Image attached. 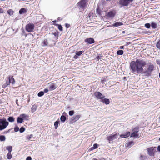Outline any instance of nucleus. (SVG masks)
Instances as JSON below:
<instances>
[{
  "label": "nucleus",
  "instance_id": "2f4dec72",
  "mask_svg": "<svg viewBox=\"0 0 160 160\" xmlns=\"http://www.w3.org/2000/svg\"><path fill=\"white\" fill-rule=\"evenodd\" d=\"M97 148H98L97 144H94L93 145V146L92 147L90 148V149H91V150H92L93 149H95Z\"/></svg>",
  "mask_w": 160,
  "mask_h": 160
},
{
  "label": "nucleus",
  "instance_id": "a19ab883",
  "mask_svg": "<svg viewBox=\"0 0 160 160\" xmlns=\"http://www.w3.org/2000/svg\"><path fill=\"white\" fill-rule=\"evenodd\" d=\"M145 27L148 28H149L150 27V25L149 23H146L145 25Z\"/></svg>",
  "mask_w": 160,
  "mask_h": 160
},
{
  "label": "nucleus",
  "instance_id": "aec40b11",
  "mask_svg": "<svg viewBox=\"0 0 160 160\" xmlns=\"http://www.w3.org/2000/svg\"><path fill=\"white\" fill-rule=\"evenodd\" d=\"M123 24L122 22H117L114 23L112 25L115 27H118Z\"/></svg>",
  "mask_w": 160,
  "mask_h": 160
},
{
  "label": "nucleus",
  "instance_id": "f704fd0d",
  "mask_svg": "<svg viewBox=\"0 0 160 160\" xmlns=\"http://www.w3.org/2000/svg\"><path fill=\"white\" fill-rule=\"evenodd\" d=\"M44 94V92L42 91H41L38 92V96L39 97H41Z\"/></svg>",
  "mask_w": 160,
  "mask_h": 160
},
{
  "label": "nucleus",
  "instance_id": "052dcab7",
  "mask_svg": "<svg viewBox=\"0 0 160 160\" xmlns=\"http://www.w3.org/2000/svg\"><path fill=\"white\" fill-rule=\"evenodd\" d=\"M159 160H160V159Z\"/></svg>",
  "mask_w": 160,
  "mask_h": 160
},
{
  "label": "nucleus",
  "instance_id": "ddd939ff",
  "mask_svg": "<svg viewBox=\"0 0 160 160\" xmlns=\"http://www.w3.org/2000/svg\"><path fill=\"white\" fill-rule=\"evenodd\" d=\"M85 41L88 44H92L94 42V39L92 38H89L85 39Z\"/></svg>",
  "mask_w": 160,
  "mask_h": 160
},
{
  "label": "nucleus",
  "instance_id": "b1692460",
  "mask_svg": "<svg viewBox=\"0 0 160 160\" xmlns=\"http://www.w3.org/2000/svg\"><path fill=\"white\" fill-rule=\"evenodd\" d=\"M8 120L10 122H14L15 121V119L12 117H9L8 119Z\"/></svg>",
  "mask_w": 160,
  "mask_h": 160
},
{
  "label": "nucleus",
  "instance_id": "cd10ccee",
  "mask_svg": "<svg viewBox=\"0 0 160 160\" xmlns=\"http://www.w3.org/2000/svg\"><path fill=\"white\" fill-rule=\"evenodd\" d=\"M6 137L4 136L1 135L0 136V140L1 141H4L5 140Z\"/></svg>",
  "mask_w": 160,
  "mask_h": 160
},
{
  "label": "nucleus",
  "instance_id": "9b49d317",
  "mask_svg": "<svg viewBox=\"0 0 160 160\" xmlns=\"http://www.w3.org/2000/svg\"><path fill=\"white\" fill-rule=\"evenodd\" d=\"M147 150L148 152V154L150 156H153L154 153V150L153 147H151L148 148Z\"/></svg>",
  "mask_w": 160,
  "mask_h": 160
},
{
  "label": "nucleus",
  "instance_id": "f8f14e48",
  "mask_svg": "<svg viewBox=\"0 0 160 160\" xmlns=\"http://www.w3.org/2000/svg\"><path fill=\"white\" fill-rule=\"evenodd\" d=\"M9 81L8 82V84L10 85V83L13 84L15 83V80L14 78H13V77H11L10 76H9L8 77Z\"/></svg>",
  "mask_w": 160,
  "mask_h": 160
},
{
  "label": "nucleus",
  "instance_id": "3c124183",
  "mask_svg": "<svg viewBox=\"0 0 160 160\" xmlns=\"http://www.w3.org/2000/svg\"><path fill=\"white\" fill-rule=\"evenodd\" d=\"M78 55H77V54H76L74 56V58H76V59H77V58H78Z\"/></svg>",
  "mask_w": 160,
  "mask_h": 160
},
{
  "label": "nucleus",
  "instance_id": "bb28decb",
  "mask_svg": "<svg viewBox=\"0 0 160 160\" xmlns=\"http://www.w3.org/2000/svg\"><path fill=\"white\" fill-rule=\"evenodd\" d=\"M123 51L122 50H119L117 51V54L118 55H122L123 54Z\"/></svg>",
  "mask_w": 160,
  "mask_h": 160
},
{
  "label": "nucleus",
  "instance_id": "39448f33",
  "mask_svg": "<svg viewBox=\"0 0 160 160\" xmlns=\"http://www.w3.org/2000/svg\"><path fill=\"white\" fill-rule=\"evenodd\" d=\"M133 0H120L119 2L120 4L123 6H127Z\"/></svg>",
  "mask_w": 160,
  "mask_h": 160
},
{
  "label": "nucleus",
  "instance_id": "2eb2a0df",
  "mask_svg": "<svg viewBox=\"0 0 160 160\" xmlns=\"http://www.w3.org/2000/svg\"><path fill=\"white\" fill-rule=\"evenodd\" d=\"M116 134L111 135L107 137V139L109 141H112L116 138Z\"/></svg>",
  "mask_w": 160,
  "mask_h": 160
},
{
  "label": "nucleus",
  "instance_id": "0eeeda50",
  "mask_svg": "<svg viewBox=\"0 0 160 160\" xmlns=\"http://www.w3.org/2000/svg\"><path fill=\"white\" fill-rule=\"evenodd\" d=\"M86 3V0H82L78 3V4L80 8L84 9L87 6Z\"/></svg>",
  "mask_w": 160,
  "mask_h": 160
},
{
  "label": "nucleus",
  "instance_id": "5fc2aeb1",
  "mask_svg": "<svg viewBox=\"0 0 160 160\" xmlns=\"http://www.w3.org/2000/svg\"><path fill=\"white\" fill-rule=\"evenodd\" d=\"M122 33H125V31H123L122 32Z\"/></svg>",
  "mask_w": 160,
  "mask_h": 160
},
{
  "label": "nucleus",
  "instance_id": "ea45409f",
  "mask_svg": "<svg viewBox=\"0 0 160 160\" xmlns=\"http://www.w3.org/2000/svg\"><path fill=\"white\" fill-rule=\"evenodd\" d=\"M25 130V129L23 127H21L19 129V131L20 132L22 133Z\"/></svg>",
  "mask_w": 160,
  "mask_h": 160
},
{
  "label": "nucleus",
  "instance_id": "f257e3e1",
  "mask_svg": "<svg viewBox=\"0 0 160 160\" xmlns=\"http://www.w3.org/2000/svg\"><path fill=\"white\" fill-rule=\"evenodd\" d=\"M146 64L145 62L140 59H137L135 62H131L130 64V67L132 71V72L141 74L143 72L146 75H149L155 69V67L152 63H150L147 69L143 72V67L145 66Z\"/></svg>",
  "mask_w": 160,
  "mask_h": 160
},
{
  "label": "nucleus",
  "instance_id": "13d9d810",
  "mask_svg": "<svg viewBox=\"0 0 160 160\" xmlns=\"http://www.w3.org/2000/svg\"><path fill=\"white\" fill-rule=\"evenodd\" d=\"M159 140L160 141V138H159Z\"/></svg>",
  "mask_w": 160,
  "mask_h": 160
},
{
  "label": "nucleus",
  "instance_id": "c756f323",
  "mask_svg": "<svg viewBox=\"0 0 160 160\" xmlns=\"http://www.w3.org/2000/svg\"><path fill=\"white\" fill-rule=\"evenodd\" d=\"M7 158L8 159H10L12 158V155L11 152H8L7 155Z\"/></svg>",
  "mask_w": 160,
  "mask_h": 160
},
{
  "label": "nucleus",
  "instance_id": "6ab92c4d",
  "mask_svg": "<svg viewBox=\"0 0 160 160\" xmlns=\"http://www.w3.org/2000/svg\"><path fill=\"white\" fill-rule=\"evenodd\" d=\"M134 145V143L132 141L128 142L126 145V146L128 148L131 147Z\"/></svg>",
  "mask_w": 160,
  "mask_h": 160
},
{
  "label": "nucleus",
  "instance_id": "f03ea898",
  "mask_svg": "<svg viewBox=\"0 0 160 160\" xmlns=\"http://www.w3.org/2000/svg\"><path fill=\"white\" fill-rule=\"evenodd\" d=\"M9 124L5 118L0 119V131L5 129Z\"/></svg>",
  "mask_w": 160,
  "mask_h": 160
},
{
  "label": "nucleus",
  "instance_id": "a211bd4d",
  "mask_svg": "<svg viewBox=\"0 0 160 160\" xmlns=\"http://www.w3.org/2000/svg\"><path fill=\"white\" fill-rule=\"evenodd\" d=\"M101 102L105 103L106 104H108L110 103L109 99L107 98H104L102 99Z\"/></svg>",
  "mask_w": 160,
  "mask_h": 160
},
{
  "label": "nucleus",
  "instance_id": "864d4df0",
  "mask_svg": "<svg viewBox=\"0 0 160 160\" xmlns=\"http://www.w3.org/2000/svg\"><path fill=\"white\" fill-rule=\"evenodd\" d=\"M16 102L17 104L18 105H19L18 104V100H17L16 101Z\"/></svg>",
  "mask_w": 160,
  "mask_h": 160
},
{
  "label": "nucleus",
  "instance_id": "c85d7f7f",
  "mask_svg": "<svg viewBox=\"0 0 160 160\" xmlns=\"http://www.w3.org/2000/svg\"><path fill=\"white\" fill-rule=\"evenodd\" d=\"M151 26L152 28L153 29L156 28L157 26V24L154 22L152 23Z\"/></svg>",
  "mask_w": 160,
  "mask_h": 160
},
{
  "label": "nucleus",
  "instance_id": "412c9836",
  "mask_svg": "<svg viewBox=\"0 0 160 160\" xmlns=\"http://www.w3.org/2000/svg\"><path fill=\"white\" fill-rule=\"evenodd\" d=\"M20 116L23 119H28V116L25 114H22L20 115Z\"/></svg>",
  "mask_w": 160,
  "mask_h": 160
},
{
  "label": "nucleus",
  "instance_id": "37998d69",
  "mask_svg": "<svg viewBox=\"0 0 160 160\" xmlns=\"http://www.w3.org/2000/svg\"><path fill=\"white\" fill-rule=\"evenodd\" d=\"M19 128L18 127H16L14 128V130L15 132H17L18 131Z\"/></svg>",
  "mask_w": 160,
  "mask_h": 160
},
{
  "label": "nucleus",
  "instance_id": "e433bc0d",
  "mask_svg": "<svg viewBox=\"0 0 160 160\" xmlns=\"http://www.w3.org/2000/svg\"><path fill=\"white\" fill-rule=\"evenodd\" d=\"M58 123V121H56V122H55L54 123V126L55 129H57V128Z\"/></svg>",
  "mask_w": 160,
  "mask_h": 160
},
{
  "label": "nucleus",
  "instance_id": "4c0bfd02",
  "mask_svg": "<svg viewBox=\"0 0 160 160\" xmlns=\"http://www.w3.org/2000/svg\"><path fill=\"white\" fill-rule=\"evenodd\" d=\"M9 85V84H8V82L7 81L6 83L2 85V88H5Z\"/></svg>",
  "mask_w": 160,
  "mask_h": 160
},
{
  "label": "nucleus",
  "instance_id": "dca6fc26",
  "mask_svg": "<svg viewBox=\"0 0 160 160\" xmlns=\"http://www.w3.org/2000/svg\"><path fill=\"white\" fill-rule=\"evenodd\" d=\"M57 87V86L55 84L53 83L50 85L49 89L51 91L55 89Z\"/></svg>",
  "mask_w": 160,
  "mask_h": 160
},
{
  "label": "nucleus",
  "instance_id": "c03bdc74",
  "mask_svg": "<svg viewBox=\"0 0 160 160\" xmlns=\"http://www.w3.org/2000/svg\"><path fill=\"white\" fill-rule=\"evenodd\" d=\"M58 28L60 31H62V28L61 25H58Z\"/></svg>",
  "mask_w": 160,
  "mask_h": 160
},
{
  "label": "nucleus",
  "instance_id": "58836bf2",
  "mask_svg": "<svg viewBox=\"0 0 160 160\" xmlns=\"http://www.w3.org/2000/svg\"><path fill=\"white\" fill-rule=\"evenodd\" d=\"M156 46L157 48L160 49V40L158 42Z\"/></svg>",
  "mask_w": 160,
  "mask_h": 160
},
{
  "label": "nucleus",
  "instance_id": "473e14b6",
  "mask_svg": "<svg viewBox=\"0 0 160 160\" xmlns=\"http://www.w3.org/2000/svg\"><path fill=\"white\" fill-rule=\"evenodd\" d=\"M83 51H77L76 52V54H77V55H78V56H80L81 54H82L83 52Z\"/></svg>",
  "mask_w": 160,
  "mask_h": 160
},
{
  "label": "nucleus",
  "instance_id": "603ef678",
  "mask_svg": "<svg viewBox=\"0 0 160 160\" xmlns=\"http://www.w3.org/2000/svg\"><path fill=\"white\" fill-rule=\"evenodd\" d=\"M124 48V46H121L120 47V48L121 49H122Z\"/></svg>",
  "mask_w": 160,
  "mask_h": 160
},
{
  "label": "nucleus",
  "instance_id": "8fccbe9b",
  "mask_svg": "<svg viewBox=\"0 0 160 160\" xmlns=\"http://www.w3.org/2000/svg\"><path fill=\"white\" fill-rule=\"evenodd\" d=\"M158 150L160 152V146H158Z\"/></svg>",
  "mask_w": 160,
  "mask_h": 160
},
{
  "label": "nucleus",
  "instance_id": "49530a36",
  "mask_svg": "<svg viewBox=\"0 0 160 160\" xmlns=\"http://www.w3.org/2000/svg\"><path fill=\"white\" fill-rule=\"evenodd\" d=\"M48 90L47 88H45L44 89V92L45 93H47L48 92Z\"/></svg>",
  "mask_w": 160,
  "mask_h": 160
},
{
  "label": "nucleus",
  "instance_id": "4468645a",
  "mask_svg": "<svg viewBox=\"0 0 160 160\" xmlns=\"http://www.w3.org/2000/svg\"><path fill=\"white\" fill-rule=\"evenodd\" d=\"M80 117L81 116L80 115H75L72 118V120L73 122H75L78 121Z\"/></svg>",
  "mask_w": 160,
  "mask_h": 160
},
{
  "label": "nucleus",
  "instance_id": "20e7f679",
  "mask_svg": "<svg viewBox=\"0 0 160 160\" xmlns=\"http://www.w3.org/2000/svg\"><path fill=\"white\" fill-rule=\"evenodd\" d=\"M138 128H134L132 130L131 137H133L135 138H138L139 135L138 133Z\"/></svg>",
  "mask_w": 160,
  "mask_h": 160
},
{
  "label": "nucleus",
  "instance_id": "f3484780",
  "mask_svg": "<svg viewBox=\"0 0 160 160\" xmlns=\"http://www.w3.org/2000/svg\"><path fill=\"white\" fill-rule=\"evenodd\" d=\"M130 132H128L126 134L121 135L120 137L121 138H127L129 137L130 135Z\"/></svg>",
  "mask_w": 160,
  "mask_h": 160
},
{
  "label": "nucleus",
  "instance_id": "4be33fe9",
  "mask_svg": "<svg viewBox=\"0 0 160 160\" xmlns=\"http://www.w3.org/2000/svg\"><path fill=\"white\" fill-rule=\"evenodd\" d=\"M26 12V9L25 8H22L19 10V12L20 14H22L25 13Z\"/></svg>",
  "mask_w": 160,
  "mask_h": 160
},
{
  "label": "nucleus",
  "instance_id": "423d86ee",
  "mask_svg": "<svg viewBox=\"0 0 160 160\" xmlns=\"http://www.w3.org/2000/svg\"><path fill=\"white\" fill-rule=\"evenodd\" d=\"M34 28V25L33 24H29L26 26V29L28 32H32Z\"/></svg>",
  "mask_w": 160,
  "mask_h": 160
},
{
  "label": "nucleus",
  "instance_id": "9d476101",
  "mask_svg": "<svg viewBox=\"0 0 160 160\" xmlns=\"http://www.w3.org/2000/svg\"><path fill=\"white\" fill-rule=\"evenodd\" d=\"M94 95L96 97L99 99H102L105 97L102 94L99 92H95Z\"/></svg>",
  "mask_w": 160,
  "mask_h": 160
},
{
  "label": "nucleus",
  "instance_id": "a878e982",
  "mask_svg": "<svg viewBox=\"0 0 160 160\" xmlns=\"http://www.w3.org/2000/svg\"><path fill=\"white\" fill-rule=\"evenodd\" d=\"M6 149L8 151V152H11L12 150V147L11 146H8L6 148Z\"/></svg>",
  "mask_w": 160,
  "mask_h": 160
},
{
  "label": "nucleus",
  "instance_id": "7c9ffc66",
  "mask_svg": "<svg viewBox=\"0 0 160 160\" xmlns=\"http://www.w3.org/2000/svg\"><path fill=\"white\" fill-rule=\"evenodd\" d=\"M60 119L62 121L64 122L65 121L66 119V117L63 115H62Z\"/></svg>",
  "mask_w": 160,
  "mask_h": 160
},
{
  "label": "nucleus",
  "instance_id": "de8ad7c7",
  "mask_svg": "<svg viewBox=\"0 0 160 160\" xmlns=\"http://www.w3.org/2000/svg\"><path fill=\"white\" fill-rule=\"evenodd\" d=\"M32 158L30 157H28L27 158L26 160H31Z\"/></svg>",
  "mask_w": 160,
  "mask_h": 160
},
{
  "label": "nucleus",
  "instance_id": "79ce46f5",
  "mask_svg": "<svg viewBox=\"0 0 160 160\" xmlns=\"http://www.w3.org/2000/svg\"><path fill=\"white\" fill-rule=\"evenodd\" d=\"M74 111H70L69 112V114L70 116H72L74 114Z\"/></svg>",
  "mask_w": 160,
  "mask_h": 160
},
{
  "label": "nucleus",
  "instance_id": "7ed1b4c3",
  "mask_svg": "<svg viewBox=\"0 0 160 160\" xmlns=\"http://www.w3.org/2000/svg\"><path fill=\"white\" fill-rule=\"evenodd\" d=\"M58 36L56 33H52L50 38H49L50 42V45H55V42L58 39Z\"/></svg>",
  "mask_w": 160,
  "mask_h": 160
},
{
  "label": "nucleus",
  "instance_id": "4d7b16f0",
  "mask_svg": "<svg viewBox=\"0 0 160 160\" xmlns=\"http://www.w3.org/2000/svg\"><path fill=\"white\" fill-rule=\"evenodd\" d=\"M93 160H97V159H94Z\"/></svg>",
  "mask_w": 160,
  "mask_h": 160
},
{
  "label": "nucleus",
  "instance_id": "a18cd8bd",
  "mask_svg": "<svg viewBox=\"0 0 160 160\" xmlns=\"http://www.w3.org/2000/svg\"><path fill=\"white\" fill-rule=\"evenodd\" d=\"M156 62L158 64L160 65V61L159 60H156Z\"/></svg>",
  "mask_w": 160,
  "mask_h": 160
},
{
  "label": "nucleus",
  "instance_id": "1a4fd4ad",
  "mask_svg": "<svg viewBox=\"0 0 160 160\" xmlns=\"http://www.w3.org/2000/svg\"><path fill=\"white\" fill-rule=\"evenodd\" d=\"M115 15V11H111L108 13L106 15V16L108 18H112L114 17Z\"/></svg>",
  "mask_w": 160,
  "mask_h": 160
},
{
  "label": "nucleus",
  "instance_id": "72a5a7b5",
  "mask_svg": "<svg viewBox=\"0 0 160 160\" xmlns=\"http://www.w3.org/2000/svg\"><path fill=\"white\" fill-rule=\"evenodd\" d=\"M33 135L31 134L29 135H28L26 136V140H29L33 136Z\"/></svg>",
  "mask_w": 160,
  "mask_h": 160
},
{
  "label": "nucleus",
  "instance_id": "6e6552de",
  "mask_svg": "<svg viewBox=\"0 0 160 160\" xmlns=\"http://www.w3.org/2000/svg\"><path fill=\"white\" fill-rule=\"evenodd\" d=\"M50 40L49 38H48V39H45L42 43V46L43 47L48 45H49L50 47L53 46V45H50Z\"/></svg>",
  "mask_w": 160,
  "mask_h": 160
},
{
  "label": "nucleus",
  "instance_id": "09e8293b",
  "mask_svg": "<svg viewBox=\"0 0 160 160\" xmlns=\"http://www.w3.org/2000/svg\"><path fill=\"white\" fill-rule=\"evenodd\" d=\"M3 10L2 8H0V13H3Z\"/></svg>",
  "mask_w": 160,
  "mask_h": 160
},
{
  "label": "nucleus",
  "instance_id": "393cba45",
  "mask_svg": "<svg viewBox=\"0 0 160 160\" xmlns=\"http://www.w3.org/2000/svg\"><path fill=\"white\" fill-rule=\"evenodd\" d=\"M37 109V107L36 106L34 105L32 106L31 108V111L32 112H35Z\"/></svg>",
  "mask_w": 160,
  "mask_h": 160
},
{
  "label": "nucleus",
  "instance_id": "c9c22d12",
  "mask_svg": "<svg viewBox=\"0 0 160 160\" xmlns=\"http://www.w3.org/2000/svg\"><path fill=\"white\" fill-rule=\"evenodd\" d=\"M8 14L10 15H12L13 14V12L12 10L9 9V10H8Z\"/></svg>",
  "mask_w": 160,
  "mask_h": 160
},
{
  "label": "nucleus",
  "instance_id": "5701e85b",
  "mask_svg": "<svg viewBox=\"0 0 160 160\" xmlns=\"http://www.w3.org/2000/svg\"><path fill=\"white\" fill-rule=\"evenodd\" d=\"M17 122L18 123H22L23 122V119L20 116V117L18 118Z\"/></svg>",
  "mask_w": 160,
  "mask_h": 160
},
{
  "label": "nucleus",
  "instance_id": "6e6d98bb",
  "mask_svg": "<svg viewBox=\"0 0 160 160\" xmlns=\"http://www.w3.org/2000/svg\"><path fill=\"white\" fill-rule=\"evenodd\" d=\"M159 77L160 78V72L159 73Z\"/></svg>",
  "mask_w": 160,
  "mask_h": 160
},
{
  "label": "nucleus",
  "instance_id": "bf43d9fd",
  "mask_svg": "<svg viewBox=\"0 0 160 160\" xmlns=\"http://www.w3.org/2000/svg\"><path fill=\"white\" fill-rule=\"evenodd\" d=\"M1 160V158H0V160Z\"/></svg>",
  "mask_w": 160,
  "mask_h": 160
}]
</instances>
